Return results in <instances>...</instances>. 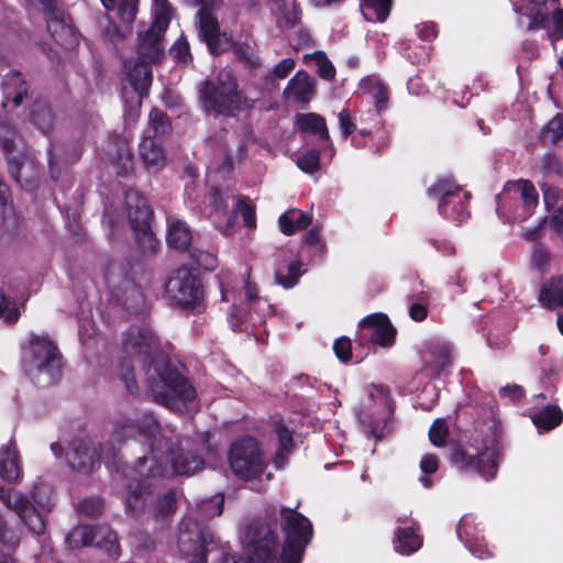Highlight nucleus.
Listing matches in <instances>:
<instances>
[{"label":"nucleus","instance_id":"f257e3e1","mask_svg":"<svg viewBox=\"0 0 563 563\" xmlns=\"http://www.w3.org/2000/svg\"><path fill=\"white\" fill-rule=\"evenodd\" d=\"M141 437L148 448V454L137 459L135 466L125 474L130 478L125 506L133 515L142 511L147 496L166 478L175 475H194L201 471L203 461L190 451L174 449V430L162 428L152 413L144 412L135 419L122 417L117 420L112 438L121 442L128 438Z\"/></svg>","mask_w":563,"mask_h":563},{"label":"nucleus","instance_id":"f03ea898","mask_svg":"<svg viewBox=\"0 0 563 563\" xmlns=\"http://www.w3.org/2000/svg\"><path fill=\"white\" fill-rule=\"evenodd\" d=\"M135 362L141 363L148 391L157 404L176 412L187 411L195 406V388L162 353L159 340L151 329L131 327L122 335L118 374L131 395L139 390L134 376Z\"/></svg>","mask_w":563,"mask_h":563},{"label":"nucleus","instance_id":"7ed1b4c3","mask_svg":"<svg viewBox=\"0 0 563 563\" xmlns=\"http://www.w3.org/2000/svg\"><path fill=\"white\" fill-rule=\"evenodd\" d=\"M295 508L282 507L280 529L285 534L282 553L277 555L278 541L271 525L265 519H256L246 525L241 538L250 563H300L313 529L310 520Z\"/></svg>","mask_w":563,"mask_h":563},{"label":"nucleus","instance_id":"20e7f679","mask_svg":"<svg viewBox=\"0 0 563 563\" xmlns=\"http://www.w3.org/2000/svg\"><path fill=\"white\" fill-rule=\"evenodd\" d=\"M52 495L51 486L43 482L34 483L27 496L0 486V500L37 536L45 532L46 517L55 506Z\"/></svg>","mask_w":563,"mask_h":563},{"label":"nucleus","instance_id":"39448f33","mask_svg":"<svg viewBox=\"0 0 563 563\" xmlns=\"http://www.w3.org/2000/svg\"><path fill=\"white\" fill-rule=\"evenodd\" d=\"M22 363L30 379L40 387H47L62 377V354L47 335H32L23 347Z\"/></svg>","mask_w":563,"mask_h":563},{"label":"nucleus","instance_id":"423d86ee","mask_svg":"<svg viewBox=\"0 0 563 563\" xmlns=\"http://www.w3.org/2000/svg\"><path fill=\"white\" fill-rule=\"evenodd\" d=\"M165 295L172 305L183 309L199 307L206 295L199 269L184 265L173 271L165 284Z\"/></svg>","mask_w":563,"mask_h":563},{"label":"nucleus","instance_id":"0eeeda50","mask_svg":"<svg viewBox=\"0 0 563 563\" xmlns=\"http://www.w3.org/2000/svg\"><path fill=\"white\" fill-rule=\"evenodd\" d=\"M242 307L232 306L228 313V322L232 330H242V327L262 325L266 319L274 314V308L266 297L260 296L258 286L246 274L243 285Z\"/></svg>","mask_w":563,"mask_h":563},{"label":"nucleus","instance_id":"6e6552de","mask_svg":"<svg viewBox=\"0 0 563 563\" xmlns=\"http://www.w3.org/2000/svg\"><path fill=\"white\" fill-rule=\"evenodd\" d=\"M126 78L131 90L124 89V121L125 124H134L141 112L142 99L147 93L152 81L151 67L145 59L137 58L135 62H124Z\"/></svg>","mask_w":563,"mask_h":563},{"label":"nucleus","instance_id":"1a4fd4ad","mask_svg":"<svg viewBox=\"0 0 563 563\" xmlns=\"http://www.w3.org/2000/svg\"><path fill=\"white\" fill-rule=\"evenodd\" d=\"M231 195L222 194L213 188V227L223 235L229 236L234 232L238 213L241 214L244 225L253 229L256 227V214L254 207L247 199L239 198L230 209L229 199Z\"/></svg>","mask_w":563,"mask_h":563},{"label":"nucleus","instance_id":"9d476101","mask_svg":"<svg viewBox=\"0 0 563 563\" xmlns=\"http://www.w3.org/2000/svg\"><path fill=\"white\" fill-rule=\"evenodd\" d=\"M229 463L232 472L244 481L257 479L267 466L260 443L252 437H244L231 445Z\"/></svg>","mask_w":563,"mask_h":563},{"label":"nucleus","instance_id":"9b49d317","mask_svg":"<svg viewBox=\"0 0 563 563\" xmlns=\"http://www.w3.org/2000/svg\"><path fill=\"white\" fill-rule=\"evenodd\" d=\"M473 454L460 446H455L451 452V462L460 468H466L477 472L486 481L493 479L497 473L496 459L499 448L498 441L494 435H487L481 448L475 449Z\"/></svg>","mask_w":563,"mask_h":563},{"label":"nucleus","instance_id":"f8f14e48","mask_svg":"<svg viewBox=\"0 0 563 563\" xmlns=\"http://www.w3.org/2000/svg\"><path fill=\"white\" fill-rule=\"evenodd\" d=\"M16 136L10 124L0 123V146L7 156L9 173L21 187L33 190L37 185V170L31 157L22 153L13 155Z\"/></svg>","mask_w":563,"mask_h":563},{"label":"nucleus","instance_id":"ddd939ff","mask_svg":"<svg viewBox=\"0 0 563 563\" xmlns=\"http://www.w3.org/2000/svg\"><path fill=\"white\" fill-rule=\"evenodd\" d=\"M431 198H438L439 213L448 219L463 222L470 216L465 203L468 201L471 194L461 192V188L455 185L451 178H440L427 190Z\"/></svg>","mask_w":563,"mask_h":563},{"label":"nucleus","instance_id":"4468645a","mask_svg":"<svg viewBox=\"0 0 563 563\" xmlns=\"http://www.w3.org/2000/svg\"><path fill=\"white\" fill-rule=\"evenodd\" d=\"M65 542L69 549L93 545L103 549L111 558L120 554L117 533L108 525L77 526L67 534Z\"/></svg>","mask_w":563,"mask_h":563},{"label":"nucleus","instance_id":"2eb2a0df","mask_svg":"<svg viewBox=\"0 0 563 563\" xmlns=\"http://www.w3.org/2000/svg\"><path fill=\"white\" fill-rule=\"evenodd\" d=\"M110 455L114 460L113 449L110 452H106V449L101 448L100 452H98L96 443L91 439L77 438L69 443L66 460L73 470L88 474L100 464L101 457L108 464Z\"/></svg>","mask_w":563,"mask_h":563},{"label":"nucleus","instance_id":"dca6fc26","mask_svg":"<svg viewBox=\"0 0 563 563\" xmlns=\"http://www.w3.org/2000/svg\"><path fill=\"white\" fill-rule=\"evenodd\" d=\"M245 103L236 80L231 70L223 69L219 73L217 85H213V112L228 117L235 115Z\"/></svg>","mask_w":563,"mask_h":563},{"label":"nucleus","instance_id":"f3484780","mask_svg":"<svg viewBox=\"0 0 563 563\" xmlns=\"http://www.w3.org/2000/svg\"><path fill=\"white\" fill-rule=\"evenodd\" d=\"M104 278L113 297L121 301L126 310H135L143 303L142 291L128 277L124 266L118 264L110 265Z\"/></svg>","mask_w":563,"mask_h":563},{"label":"nucleus","instance_id":"a211bd4d","mask_svg":"<svg viewBox=\"0 0 563 563\" xmlns=\"http://www.w3.org/2000/svg\"><path fill=\"white\" fill-rule=\"evenodd\" d=\"M496 199L498 210L505 209L508 202H514L522 209V213L519 217L526 219L531 216L538 205V192L529 180L519 179L517 181H508Z\"/></svg>","mask_w":563,"mask_h":563},{"label":"nucleus","instance_id":"6ab92c4d","mask_svg":"<svg viewBox=\"0 0 563 563\" xmlns=\"http://www.w3.org/2000/svg\"><path fill=\"white\" fill-rule=\"evenodd\" d=\"M179 552L189 563H208L205 539L199 523L192 518H184L179 523L177 538Z\"/></svg>","mask_w":563,"mask_h":563},{"label":"nucleus","instance_id":"aec40b11","mask_svg":"<svg viewBox=\"0 0 563 563\" xmlns=\"http://www.w3.org/2000/svg\"><path fill=\"white\" fill-rule=\"evenodd\" d=\"M7 67V59L0 53V106L7 108L9 103H12L18 107L27 96L29 86L18 70H9L2 75Z\"/></svg>","mask_w":563,"mask_h":563},{"label":"nucleus","instance_id":"412c9836","mask_svg":"<svg viewBox=\"0 0 563 563\" xmlns=\"http://www.w3.org/2000/svg\"><path fill=\"white\" fill-rule=\"evenodd\" d=\"M46 13L47 31L54 41L65 49H74L79 44L75 29L64 19V13L56 8Z\"/></svg>","mask_w":563,"mask_h":563},{"label":"nucleus","instance_id":"4be33fe9","mask_svg":"<svg viewBox=\"0 0 563 563\" xmlns=\"http://www.w3.org/2000/svg\"><path fill=\"white\" fill-rule=\"evenodd\" d=\"M167 244L179 251H189L190 256L199 264L202 265L208 253L198 251L196 249L189 250L192 236L188 225L180 220H173L167 228Z\"/></svg>","mask_w":563,"mask_h":563},{"label":"nucleus","instance_id":"5701e85b","mask_svg":"<svg viewBox=\"0 0 563 563\" xmlns=\"http://www.w3.org/2000/svg\"><path fill=\"white\" fill-rule=\"evenodd\" d=\"M361 327L362 331L365 332V336L382 346L389 345L396 333L389 319L383 313H374L365 317L361 321Z\"/></svg>","mask_w":563,"mask_h":563},{"label":"nucleus","instance_id":"b1692460","mask_svg":"<svg viewBox=\"0 0 563 563\" xmlns=\"http://www.w3.org/2000/svg\"><path fill=\"white\" fill-rule=\"evenodd\" d=\"M316 92V80L308 73L298 70L284 89V96L296 102L308 103Z\"/></svg>","mask_w":563,"mask_h":563},{"label":"nucleus","instance_id":"393cba45","mask_svg":"<svg viewBox=\"0 0 563 563\" xmlns=\"http://www.w3.org/2000/svg\"><path fill=\"white\" fill-rule=\"evenodd\" d=\"M22 467L15 443L10 441L0 446V477L9 483L16 484L22 481Z\"/></svg>","mask_w":563,"mask_h":563},{"label":"nucleus","instance_id":"a878e982","mask_svg":"<svg viewBox=\"0 0 563 563\" xmlns=\"http://www.w3.org/2000/svg\"><path fill=\"white\" fill-rule=\"evenodd\" d=\"M125 203L130 227L133 232L151 227L152 211L145 198L141 197L136 191H129L125 195Z\"/></svg>","mask_w":563,"mask_h":563},{"label":"nucleus","instance_id":"bb28decb","mask_svg":"<svg viewBox=\"0 0 563 563\" xmlns=\"http://www.w3.org/2000/svg\"><path fill=\"white\" fill-rule=\"evenodd\" d=\"M459 539L470 549L477 558L483 559L485 554L489 555L486 547L482 544L483 537L474 523L472 516H464L456 526Z\"/></svg>","mask_w":563,"mask_h":563},{"label":"nucleus","instance_id":"cd10ccee","mask_svg":"<svg viewBox=\"0 0 563 563\" xmlns=\"http://www.w3.org/2000/svg\"><path fill=\"white\" fill-rule=\"evenodd\" d=\"M139 155L148 173H158L166 164V156L162 145L152 136H143Z\"/></svg>","mask_w":563,"mask_h":563},{"label":"nucleus","instance_id":"c85d7f7f","mask_svg":"<svg viewBox=\"0 0 563 563\" xmlns=\"http://www.w3.org/2000/svg\"><path fill=\"white\" fill-rule=\"evenodd\" d=\"M165 31H161L152 23L145 32H139L137 51L142 59L155 62L163 52V36Z\"/></svg>","mask_w":563,"mask_h":563},{"label":"nucleus","instance_id":"c756f323","mask_svg":"<svg viewBox=\"0 0 563 563\" xmlns=\"http://www.w3.org/2000/svg\"><path fill=\"white\" fill-rule=\"evenodd\" d=\"M110 140L117 147L115 155L112 159L117 166L118 174L128 176L133 169V155L128 146V142L117 133L111 134Z\"/></svg>","mask_w":563,"mask_h":563},{"label":"nucleus","instance_id":"7c9ffc66","mask_svg":"<svg viewBox=\"0 0 563 563\" xmlns=\"http://www.w3.org/2000/svg\"><path fill=\"white\" fill-rule=\"evenodd\" d=\"M301 266L297 260L278 264L274 274L275 283L285 289L295 287L302 275Z\"/></svg>","mask_w":563,"mask_h":563},{"label":"nucleus","instance_id":"2f4dec72","mask_svg":"<svg viewBox=\"0 0 563 563\" xmlns=\"http://www.w3.org/2000/svg\"><path fill=\"white\" fill-rule=\"evenodd\" d=\"M194 5H198L197 16L198 34L206 43L211 53V0H191Z\"/></svg>","mask_w":563,"mask_h":563},{"label":"nucleus","instance_id":"473e14b6","mask_svg":"<svg viewBox=\"0 0 563 563\" xmlns=\"http://www.w3.org/2000/svg\"><path fill=\"white\" fill-rule=\"evenodd\" d=\"M276 22L280 29L294 27L299 20L296 0H275Z\"/></svg>","mask_w":563,"mask_h":563},{"label":"nucleus","instance_id":"72a5a7b5","mask_svg":"<svg viewBox=\"0 0 563 563\" xmlns=\"http://www.w3.org/2000/svg\"><path fill=\"white\" fill-rule=\"evenodd\" d=\"M539 300L543 307L550 309L563 307V276L550 279L542 287Z\"/></svg>","mask_w":563,"mask_h":563},{"label":"nucleus","instance_id":"f704fd0d","mask_svg":"<svg viewBox=\"0 0 563 563\" xmlns=\"http://www.w3.org/2000/svg\"><path fill=\"white\" fill-rule=\"evenodd\" d=\"M300 131L316 134L321 140H329V132L323 117L316 113H300L296 117Z\"/></svg>","mask_w":563,"mask_h":563},{"label":"nucleus","instance_id":"c9c22d12","mask_svg":"<svg viewBox=\"0 0 563 563\" xmlns=\"http://www.w3.org/2000/svg\"><path fill=\"white\" fill-rule=\"evenodd\" d=\"M361 89L374 98L375 107L378 111L387 108L388 90L378 78L367 77L363 79L361 81Z\"/></svg>","mask_w":563,"mask_h":563},{"label":"nucleus","instance_id":"e433bc0d","mask_svg":"<svg viewBox=\"0 0 563 563\" xmlns=\"http://www.w3.org/2000/svg\"><path fill=\"white\" fill-rule=\"evenodd\" d=\"M423 358L437 373L444 371L451 363L450 350L442 343L430 344L429 352Z\"/></svg>","mask_w":563,"mask_h":563},{"label":"nucleus","instance_id":"4c0bfd02","mask_svg":"<svg viewBox=\"0 0 563 563\" xmlns=\"http://www.w3.org/2000/svg\"><path fill=\"white\" fill-rule=\"evenodd\" d=\"M421 539L411 528H399L396 531L395 549L401 554H411L420 549Z\"/></svg>","mask_w":563,"mask_h":563},{"label":"nucleus","instance_id":"58836bf2","mask_svg":"<svg viewBox=\"0 0 563 563\" xmlns=\"http://www.w3.org/2000/svg\"><path fill=\"white\" fill-rule=\"evenodd\" d=\"M563 413L556 406H548L532 418L534 426L538 429L551 430L559 426L562 421Z\"/></svg>","mask_w":563,"mask_h":563},{"label":"nucleus","instance_id":"ea45409f","mask_svg":"<svg viewBox=\"0 0 563 563\" xmlns=\"http://www.w3.org/2000/svg\"><path fill=\"white\" fill-rule=\"evenodd\" d=\"M390 8L391 0H363V14L369 21H385Z\"/></svg>","mask_w":563,"mask_h":563},{"label":"nucleus","instance_id":"a19ab883","mask_svg":"<svg viewBox=\"0 0 563 563\" xmlns=\"http://www.w3.org/2000/svg\"><path fill=\"white\" fill-rule=\"evenodd\" d=\"M32 122L44 133L51 130L54 122V115L48 104L38 101L31 109Z\"/></svg>","mask_w":563,"mask_h":563},{"label":"nucleus","instance_id":"79ce46f5","mask_svg":"<svg viewBox=\"0 0 563 563\" xmlns=\"http://www.w3.org/2000/svg\"><path fill=\"white\" fill-rule=\"evenodd\" d=\"M135 242L144 255H153L157 250V240L151 227L133 232Z\"/></svg>","mask_w":563,"mask_h":563},{"label":"nucleus","instance_id":"37998d69","mask_svg":"<svg viewBox=\"0 0 563 563\" xmlns=\"http://www.w3.org/2000/svg\"><path fill=\"white\" fill-rule=\"evenodd\" d=\"M305 59L312 60L314 63L317 71L321 78L329 80L334 77L335 69L323 52L317 51L312 54H306Z\"/></svg>","mask_w":563,"mask_h":563},{"label":"nucleus","instance_id":"c03bdc74","mask_svg":"<svg viewBox=\"0 0 563 563\" xmlns=\"http://www.w3.org/2000/svg\"><path fill=\"white\" fill-rule=\"evenodd\" d=\"M148 124L155 135L168 134L172 123L168 117L159 109L153 108L148 114Z\"/></svg>","mask_w":563,"mask_h":563},{"label":"nucleus","instance_id":"a18cd8bd","mask_svg":"<svg viewBox=\"0 0 563 563\" xmlns=\"http://www.w3.org/2000/svg\"><path fill=\"white\" fill-rule=\"evenodd\" d=\"M154 1V21L155 27L161 31H166L169 22H170V14H172V5L167 0H153Z\"/></svg>","mask_w":563,"mask_h":563},{"label":"nucleus","instance_id":"49530a36","mask_svg":"<svg viewBox=\"0 0 563 563\" xmlns=\"http://www.w3.org/2000/svg\"><path fill=\"white\" fill-rule=\"evenodd\" d=\"M448 435L449 427L446 420L443 418L435 419L429 429L430 442L435 446H442L444 445Z\"/></svg>","mask_w":563,"mask_h":563},{"label":"nucleus","instance_id":"de8ad7c7","mask_svg":"<svg viewBox=\"0 0 563 563\" xmlns=\"http://www.w3.org/2000/svg\"><path fill=\"white\" fill-rule=\"evenodd\" d=\"M551 258V253L544 244L537 243L533 245L531 253V263L534 268H537L540 272L548 269Z\"/></svg>","mask_w":563,"mask_h":563},{"label":"nucleus","instance_id":"09e8293b","mask_svg":"<svg viewBox=\"0 0 563 563\" xmlns=\"http://www.w3.org/2000/svg\"><path fill=\"white\" fill-rule=\"evenodd\" d=\"M0 542L9 550H14L20 543L19 531L8 527L2 516H0Z\"/></svg>","mask_w":563,"mask_h":563},{"label":"nucleus","instance_id":"8fccbe9b","mask_svg":"<svg viewBox=\"0 0 563 563\" xmlns=\"http://www.w3.org/2000/svg\"><path fill=\"white\" fill-rule=\"evenodd\" d=\"M175 506L176 495L173 489H169L157 499L154 506V514L159 517L168 516L169 514L174 512Z\"/></svg>","mask_w":563,"mask_h":563},{"label":"nucleus","instance_id":"3c124183","mask_svg":"<svg viewBox=\"0 0 563 563\" xmlns=\"http://www.w3.org/2000/svg\"><path fill=\"white\" fill-rule=\"evenodd\" d=\"M540 172L545 177L562 176L563 165L552 154H545L540 161Z\"/></svg>","mask_w":563,"mask_h":563},{"label":"nucleus","instance_id":"603ef678","mask_svg":"<svg viewBox=\"0 0 563 563\" xmlns=\"http://www.w3.org/2000/svg\"><path fill=\"white\" fill-rule=\"evenodd\" d=\"M297 166L307 174H313L320 166V154L318 151L311 150L306 152L297 161Z\"/></svg>","mask_w":563,"mask_h":563},{"label":"nucleus","instance_id":"864d4df0","mask_svg":"<svg viewBox=\"0 0 563 563\" xmlns=\"http://www.w3.org/2000/svg\"><path fill=\"white\" fill-rule=\"evenodd\" d=\"M233 47V41L227 32L220 33L218 22L213 18V54L225 52Z\"/></svg>","mask_w":563,"mask_h":563},{"label":"nucleus","instance_id":"5fc2aeb1","mask_svg":"<svg viewBox=\"0 0 563 563\" xmlns=\"http://www.w3.org/2000/svg\"><path fill=\"white\" fill-rule=\"evenodd\" d=\"M137 2L139 0H119L115 9H118V15L123 22L131 23L135 19Z\"/></svg>","mask_w":563,"mask_h":563},{"label":"nucleus","instance_id":"6e6d98bb","mask_svg":"<svg viewBox=\"0 0 563 563\" xmlns=\"http://www.w3.org/2000/svg\"><path fill=\"white\" fill-rule=\"evenodd\" d=\"M543 136L553 143L563 137V114H558L547 124Z\"/></svg>","mask_w":563,"mask_h":563},{"label":"nucleus","instance_id":"4d7b16f0","mask_svg":"<svg viewBox=\"0 0 563 563\" xmlns=\"http://www.w3.org/2000/svg\"><path fill=\"white\" fill-rule=\"evenodd\" d=\"M18 318V309L14 307L13 302L3 295L2 290H0V319L11 323L15 322Z\"/></svg>","mask_w":563,"mask_h":563},{"label":"nucleus","instance_id":"13d9d810","mask_svg":"<svg viewBox=\"0 0 563 563\" xmlns=\"http://www.w3.org/2000/svg\"><path fill=\"white\" fill-rule=\"evenodd\" d=\"M235 280V276L233 273L229 269H221L218 274V282L221 292V298L223 301H229V296L231 292V288L233 286V283Z\"/></svg>","mask_w":563,"mask_h":563},{"label":"nucleus","instance_id":"bf43d9fd","mask_svg":"<svg viewBox=\"0 0 563 563\" xmlns=\"http://www.w3.org/2000/svg\"><path fill=\"white\" fill-rule=\"evenodd\" d=\"M275 431L278 437V448L290 451L292 448V431L283 421L275 423Z\"/></svg>","mask_w":563,"mask_h":563},{"label":"nucleus","instance_id":"052dcab7","mask_svg":"<svg viewBox=\"0 0 563 563\" xmlns=\"http://www.w3.org/2000/svg\"><path fill=\"white\" fill-rule=\"evenodd\" d=\"M198 100L201 109L209 114L211 112V81L209 79L200 82L198 88Z\"/></svg>","mask_w":563,"mask_h":563},{"label":"nucleus","instance_id":"680f3d73","mask_svg":"<svg viewBox=\"0 0 563 563\" xmlns=\"http://www.w3.org/2000/svg\"><path fill=\"white\" fill-rule=\"evenodd\" d=\"M351 341L345 336L335 340L333 351L341 362L346 363L351 360Z\"/></svg>","mask_w":563,"mask_h":563},{"label":"nucleus","instance_id":"e2e57ef3","mask_svg":"<svg viewBox=\"0 0 563 563\" xmlns=\"http://www.w3.org/2000/svg\"><path fill=\"white\" fill-rule=\"evenodd\" d=\"M79 512L89 517H96L102 511V503L99 499H84L77 505Z\"/></svg>","mask_w":563,"mask_h":563},{"label":"nucleus","instance_id":"0e129e2a","mask_svg":"<svg viewBox=\"0 0 563 563\" xmlns=\"http://www.w3.org/2000/svg\"><path fill=\"white\" fill-rule=\"evenodd\" d=\"M338 119L341 133L344 137H347L356 130V124L349 110L343 109L342 111H340V113L338 114Z\"/></svg>","mask_w":563,"mask_h":563},{"label":"nucleus","instance_id":"69168bd1","mask_svg":"<svg viewBox=\"0 0 563 563\" xmlns=\"http://www.w3.org/2000/svg\"><path fill=\"white\" fill-rule=\"evenodd\" d=\"M550 229L563 242V208H558L547 218Z\"/></svg>","mask_w":563,"mask_h":563},{"label":"nucleus","instance_id":"338daca9","mask_svg":"<svg viewBox=\"0 0 563 563\" xmlns=\"http://www.w3.org/2000/svg\"><path fill=\"white\" fill-rule=\"evenodd\" d=\"M170 55L176 60L186 63L188 57H190L188 42L183 37L177 40L170 48Z\"/></svg>","mask_w":563,"mask_h":563},{"label":"nucleus","instance_id":"774afa93","mask_svg":"<svg viewBox=\"0 0 563 563\" xmlns=\"http://www.w3.org/2000/svg\"><path fill=\"white\" fill-rule=\"evenodd\" d=\"M427 297L421 294L418 297L417 302H412L409 307V316L415 321H422L427 318V308H426Z\"/></svg>","mask_w":563,"mask_h":563}]
</instances>
